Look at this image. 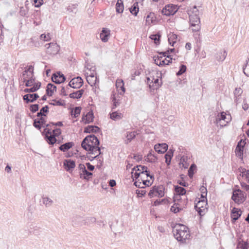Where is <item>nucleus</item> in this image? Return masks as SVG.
Masks as SVG:
<instances>
[{
	"label": "nucleus",
	"mask_w": 249,
	"mask_h": 249,
	"mask_svg": "<svg viewBox=\"0 0 249 249\" xmlns=\"http://www.w3.org/2000/svg\"><path fill=\"white\" fill-rule=\"evenodd\" d=\"M72 142H69L61 145L59 147V149L63 152H65L70 149L73 146Z\"/></svg>",
	"instance_id": "4c0bfd02"
},
{
	"label": "nucleus",
	"mask_w": 249,
	"mask_h": 249,
	"mask_svg": "<svg viewBox=\"0 0 249 249\" xmlns=\"http://www.w3.org/2000/svg\"><path fill=\"white\" fill-rule=\"evenodd\" d=\"M154 149L158 153H164L168 149V145L165 143L157 144L154 146Z\"/></svg>",
	"instance_id": "a211bd4d"
},
{
	"label": "nucleus",
	"mask_w": 249,
	"mask_h": 249,
	"mask_svg": "<svg viewBox=\"0 0 249 249\" xmlns=\"http://www.w3.org/2000/svg\"><path fill=\"white\" fill-rule=\"evenodd\" d=\"M37 121V123L38 124H39L42 127H44L45 126L48 127L50 125L49 124H45V119L42 117H40V118Z\"/></svg>",
	"instance_id": "6e6d98bb"
},
{
	"label": "nucleus",
	"mask_w": 249,
	"mask_h": 249,
	"mask_svg": "<svg viewBox=\"0 0 249 249\" xmlns=\"http://www.w3.org/2000/svg\"><path fill=\"white\" fill-rule=\"evenodd\" d=\"M23 82L25 83L26 87L34 86L35 84L37 83H35V79L34 78H30V79H27L23 80Z\"/></svg>",
	"instance_id": "a18cd8bd"
},
{
	"label": "nucleus",
	"mask_w": 249,
	"mask_h": 249,
	"mask_svg": "<svg viewBox=\"0 0 249 249\" xmlns=\"http://www.w3.org/2000/svg\"><path fill=\"white\" fill-rule=\"evenodd\" d=\"M244 73L248 77H249V58L246 60L245 63L243 66Z\"/></svg>",
	"instance_id": "f704fd0d"
},
{
	"label": "nucleus",
	"mask_w": 249,
	"mask_h": 249,
	"mask_svg": "<svg viewBox=\"0 0 249 249\" xmlns=\"http://www.w3.org/2000/svg\"><path fill=\"white\" fill-rule=\"evenodd\" d=\"M162 57L160 56V57H157L154 59L155 63L158 66H162V63H160V61L162 60Z\"/></svg>",
	"instance_id": "e2e57ef3"
},
{
	"label": "nucleus",
	"mask_w": 249,
	"mask_h": 249,
	"mask_svg": "<svg viewBox=\"0 0 249 249\" xmlns=\"http://www.w3.org/2000/svg\"><path fill=\"white\" fill-rule=\"evenodd\" d=\"M110 36V30L107 28H103L100 34V38L103 42L108 41Z\"/></svg>",
	"instance_id": "ddd939ff"
},
{
	"label": "nucleus",
	"mask_w": 249,
	"mask_h": 249,
	"mask_svg": "<svg viewBox=\"0 0 249 249\" xmlns=\"http://www.w3.org/2000/svg\"><path fill=\"white\" fill-rule=\"evenodd\" d=\"M40 86L41 83L40 82H37L36 84H35L33 87L29 88L30 92L36 91L40 88Z\"/></svg>",
	"instance_id": "3c124183"
},
{
	"label": "nucleus",
	"mask_w": 249,
	"mask_h": 249,
	"mask_svg": "<svg viewBox=\"0 0 249 249\" xmlns=\"http://www.w3.org/2000/svg\"><path fill=\"white\" fill-rule=\"evenodd\" d=\"M241 185L243 189L246 190V191H249V185H247L246 183H242Z\"/></svg>",
	"instance_id": "338daca9"
},
{
	"label": "nucleus",
	"mask_w": 249,
	"mask_h": 249,
	"mask_svg": "<svg viewBox=\"0 0 249 249\" xmlns=\"http://www.w3.org/2000/svg\"><path fill=\"white\" fill-rule=\"evenodd\" d=\"M34 126L38 129H40L41 127H42L41 125L37 123V121L36 119H35L34 120Z\"/></svg>",
	"instance_id": "69168bd1"
},
{
	"label": "nucleus",
	"mask_w": 249,
	"mask_h": 249,
	"mask_svg": "<svg viewBox=\"0 0 249 249\" xmlns=\"http://www.w3.org/2000/svg\"><path fill=\"white\" fill-rule=\"evenodd\" d=\"M177 11L178 8L177 6L173 4H168L163 8L161 12L163 15L169 16L174 15Z\"/></svg>",
	"instance_id": "1a4fd4ad"
},
{
	"label": "nucleus",
	"mask_w": 249,
	"mask_h": 249,
	"mask_svg": "<svg viewBox=\"0 0 249 249\" xmlns=\"http://www.w3.org/2000/svg\"><path fill=\"white\" fill-rule=\"evenodd\" d=\"M175 192L176 194L183 196L185 194L186 190L184 188L180 186H175Z\"/></svg>",
	"instance_id": "a19ab883"
},
{
	"label": "nucleus",
	"mask_w": 249,
	"mask_h": 249,
	"mask_svg": "<svg viewBox=\"0 0 249 249\" xmlns=\"http://www.w3.org/2000/svg\"><path fill=\"white\" fill-rule=\"evenodd\" d=\"M42 203L46 207H50L53 203V201L50 198L46 196L42 197Z\"/></svg>",
	"instance_id": "e433bc0d"
},
{
	"label": "nucleus",
	"mask_w": 249,
	"mask_h": 249,
	"mask_svg": "<svg viewBox=\"0 0 249 249\" xmlns=\"http://www.w3.org/2000/svg\"><path fill=\"white\" fill-rule=\"evenodd\" d=\"M40 38L43 41H48L51 40V37L50 34H42L40 36Z\"/></svg>",
	"instance_id": "4d7b16f0"
},
{
	"label": "nucleus",
	"mask_w": 249,
	"mask_h": 249,
	"mask_svg": "<svg viewBox=\"0 0 249 249\" xmlns=\"http://www.w3.org/2000/svg\"><path fill=\"white\" fill-rule=\"evenodd\" d=\"M231 120V116L230 114H227L225 112H222L220 114H218L216 116L215 123L218 124L222 121H224L226 124H220L222 126H226Z\"/></svg>",
	"instance_id": "423d86ee"
},
{
	"label": "nucleus",
	"mask_w": 249,
	"mask_h": 249,
	"mask_svg": "<svg viewBox=\"0 0 249 249\" xmlns=\"http://www.w3.org/2000/svg\"><path fill=\"white\" fill-rule=\"evenodd\" d=\"M48 107L47 106H46L43 107L40 111L42 112L43 114H44L45 112H47L48 111Z\"/></svg>",
	"instance_id": "774afa93"
},
{
	"label": "nucleus",
	"mask_w": 249,
	"mask_h": 249,
	"mask_svg": "<svg viewBox=\"0 0 249 249\" xmlns=\"http://www.w3.org/2000/svg\"><path fill=\"white\" fill-rule=\"evenodd\" d=\"M161 73L157 71L151 73L150 76L147 77V83L149 85L150 89L154 90L158 89L161 85L160 81Z\"/></svg>",
	"instance_id": "20e7f679"
},
{
	"label": "nucleus",
	"mask_w": 249,
	"mask_h": 249,
	"mask_svg": "<svg viewBox=\"0 0 249 249\" xmlns=\"http://www.w3.org/2000/svg\"><path fill=\"white\" fill-rule=\"evenodd\" d=\"M227 53L226 51H223L217 54V59L219 61H223L226 57Z\"/></svg>",
	"instance_id": "09e8293b"
},
{
	"label": "nucleus",
	"mask_w": 249,
	"mask_h": 249,
	"mask_svg": "<svg viewBox=\"0 0 249 249\" xmlns=\"http://www.w3.org/2000/svg\"><path fill=\"white\" fill-rule=\"evenodd\" d=\"M116 12L118 13H121L124 11V5L121 0H118L116 5Z\"/></svg>",
	"instance_id": "58836bf2"
},
{
	"label": "nucleus",
	"mask_w": 249,
	"mask_h": 249,
	"mask_svg": "<svg viewBox=\"0 0 249 249\" xmlns=\"http://www.w3.org/2000/svg\"><path fill=\"white\" fill-rule=\"evenodd\" d=\"M181 209L179 207V204L178 203H175L171 207V211L174 212V213H177L179 212V211Z\"/></svg>",
	"instance_id": "8fccbe9b"
},
{
	"label": "nucleus",
	"mask_w": 249,
	"mask_h": 249,
	"mask_svg": "<svg viewBox=\"0 0 249 249\" xmlns=\"http://www.w3.org/2000/svg\"><path fill=\"white\" fill-rule=\"evenodd\" d=\"M131 176L133 180H134L135 179H138V180H140L141 179L142 182L143 184L147 186H149L152 183V181H151L150 180H145L144 179V178H142V176H141L140 173H139L138 172L133 171V170L131 172Z\"/></svg>",
	"instance_id": "f8f14e48"
},
{
	"label": "nucleus",
	"mask_w": 249,
	"mask_h": 249,
	"mask_svg": "<svg viewBox=\"0 0 249 249\" xmlns=\"http://www.w3.org/2000/svg\"><path fill=\"white\" fill-rule=\"evenodd\" d=\"M242 212L238 208H233L231 211V217L236 221L241 216Z\"/></svg>",
	"instance_id": "393cba45"
},
{
	"label": "nucleus",
	"mask_w": 249,
	"mask_h": 249,
	"mask_svg": "<svg viewBox=\"0 0 249 249\" xmlns=\"http://www.w3.org/2000/svg\"><path fill=\"white\" fill-rule=\"evenodd\" d=\"M52 81L56 83L60 84L65 80V76L60 72L54 73L52 77Z\"/></svg>",
	"instance_id": "f3484780"
},
{
	"label": "nucleus",
	"mask_w": 249,
	"mask_h": 249,
	"mask_svg": "<svg viewBox=\"0 0 249 249\" xmlns=\"http://www.w3.org/2000/svg\"><path fill=\"white\" fill-rule=\"evenodd\" d=\"M241 174L242 177H245L246 180L249 182V170L243 169Z\"/></svg>",
	"instance_id": "864d4df0"
},
{
	"label": "nucleus",
	"mask_w": 249,
	"mask_h": 249,
	"mask_svg": "<svg viewBox=\"0 0 249 249\" xmlns=\"http://www.w3.org/2000/svg\"><path fill=\"white\" fill-rule=\"evenodd\" d=\"M195 32H196V33L195 34H194V37L195 38V39H196L197 42L200 41V35L199 33V31H195Z\"/></svg>",
	"instance_id": "0e129e2a"
},
{
	"label": "nucleus",
	"mask_w": 249,
	"mask_h": 249,
	"mask_svg": "<svg viewBox=\"0 0 249 249\" xmlns=\"http://www.w3.org/2000/svg\"><path fill=\"white\" fill-rule=\"evenodd\" d=\"M99 127L95 125H89L84 129L85 133H97L100 131Z\"/></svg>",
	"instance_id": "a878e982"
},
{
	"label": "nucleus",
	"mask_w": 249,
	"mask_h": 249,
	"mask_svg": "<svg viewBox=\"0 0 249 249\" xmlns=\"http://www.w3.org/2000/svg\"><path fill=\"white\" fill-rule=\"evenodd\" d=\"M120 98L121 97L118 94H113L111 96V99L113 102V108H115L120 105Z\"/></svg>",
	"instance_id": "c756f323"
},
{
	"label": "nucleus",
	"mask_w": 249,
	"mask_h": 249,
	"mask_svg": "<svg viewBox=\"0 0 249 249\" xmlns=\"http://www.w3.org/2000/svg\"><path fill=\"white\" fill-rule=\"evenodd\" d=\"M116 89L120 95L123 94L125 92V89L124 88V83L123 80L118 79L116 82Z\"/></svg>",
	"instance_id": "6ab92c4d"
},
{
	"label": "nucleus",
	"mask_w": 249,
	"mask_h": 249,
	"mask_svg": "<svg viewBox=\"0 0 249 249\" xmlns=\"http://www.w3.org/2000/svg\"><path fill=\"white\" fill-rule=\"evenodd\" d=\"M138 11L139 8L138 7V3H135L133 6L130 8V13L135 16L137 15Z\"/></svg>",
	"instance_id": "49530a36"
},
{
	"label": "nucleus",
	"mask_w": 249,
	"mask_h": 249,
	"mask_svg": "<svg viewBox=\"0 0 249 249\" xmlns=\"http://www.w3.org/2000/svg\"><path fill=\"white\" fill-rule=\"evenodd\" d=\"M38 109V105L35 104L30 106V110L33 112H35Z\"/></svg>",
	"instance_id": "052dcab7"
},
{
	"label": "nucleus",
	"mask_w": 249,
	"mask_h": 249,
	"mask_svg": "<svg viewBox=\"0 0 249 249\" xmlns=\"http://www.w3.org/2000/svg\"><path fill=\"white\" fill-rule=\"evenodd\" d=\"M164 195V188L162 185L153 186L148 193V196L152 198L154 197H161Z\"/></svg>",
	"instance_id": "39448f33"
},
{
	"label": "nucleus",
	"mask_w": 249,
	"mask_h": 249,
	"mask_svg": "<svg viewBox=\"0 0 249 249\" xmlns=\"http://www.w3.org/2000/svg\"><path fill=\"white\" fill-rule=\"evenodd\" d=\"M84 92V90L83 89H81L79 90H77L75 92H73L70 94L69 96L71 98L73 99H79L82 97L83 93Z\"/></svg>",
	"instance_id": "cd10ccee"
},
{
	"label": "nucleus",
	"mask_w": 249,
	"mask_h": 249,
	"mask_svg": "<svg viewBox=\"0 0 249 249\" xmlns=\"http://www.w3.org/2000/svg\"><path fill=\"white\" fill-rule=\"evenodd\" d=\"M34 74H33V68L30 67L27 70H26L24 71L23 74V79L27 80L30 79V78H34Z\"/></svg>",
	"instance_id": "b1692460"
},
{
	"label": "nucleus",
	"mask_w": 249,
	"mask_h": 249,
	"mask_svg": "<svg viewBox=\"0 0 249 249\" xmlns=\"http://www.w3.org/2000/svg\"><path fill=\"white\" fill-rule=\"evenodd\" d=\"M231 198L236 203H242L245 200L246 195L241 190H237L233 191Z\"/></svg>",
	"instance_id": "0eeeda50"
},
{
	"label": "nucleus",
	"mask_w": 249,
	"mask_h": 249,
	"mask_svg": "<svg viewBox=\"0 0 249 249\" xmlns=\"http://www.w3.org/2000/svg\"><path fill=\"white\" fill-rule=\"evenodd\" d=\"M39 96L36 93L27 94L23 96V100L26 101V103L34 102Z\"/></svg>",
	"instance_id": "412c9836"
},
{
	"label": "nucleus",
	"mask_w": 249,
	"mask_h": 249,
	"mask_svg": "<svg viewBox=\"0 0 249 249\" xmlns=\"http://www.w3.org/2000/svg\"><path fill=\"white\" fill-rule=\"evenodd\" d=\"M99 141L94 135H90L86 137L82 141V147L86 150L89 152V154L93 155L91 157L93 159L99 158V156L101 154L100 148L99 147Z\"/></svg>",
	"instance_id": "f257e3e1"
},
{
	"label": "nucleus",
	"mask_w": 249,
	"mask_h": 249,
	"mask_svg": "<svg viewBox=\"0 0 249 249\" xmlns=\"http://www.w3.org/2000/svg\"><path fill=\"white\" fill-rule=\"evenodd\" d=\"M81 108L80 107H75L71 111V115L74 118H77L80 115Z\"/></svg>",
	"instance_id": "79ce46f5"
},
{
	"label": "nucleus",
	"mask_w": 249,
	"mask_h": 249,
	"mask_svg": "<svg viewBox=\"0 0 249 249\" xmlns=\"http://www.w3.org/2000/svg\"><path fill=\"white\" fill-rule=\"evenodd\" d=\"M36 7H40L43 3V0H33Z\"/></svg>",
	"instance_id": "13d9d810"
},
{
	"label": "nucleus",
	"mask_w": 249,
	"mask_h": 249,
	"mask_svg": "<svg viewBox=\"0 0 249 249\" xmlns=\"http://www.w3.org/2000/svg\"><path fill=\"white\" fill-rule=\"evenodd\" d=\"M53 135L55 137L59 136L61 134V130L59 128H56L54 130L52 131Z\"/></svg>",
	"instance_id": "680f3d73"
},
{
	"label": "nucleus",
	"mask_w": 249,
	"mask_h": 249,
	"mask_svg": "<svg viewBox=\"0 0 249 249\" xmlns=\"http://www.w3.org/2000/svg\"><path fill=\"white\" fill-rule=\"evenodd\" d=\"M157 22L156 18L153 13H150L146 18V24L148 25L156 24Z\"/></svg>",
	"instance_id": "aec40b11"
},
{
	"label": "nucleus",
	"mask_w": 249,
	"mask_h": 249,
	"mask_svg": "<svg viewBox=\"0 0 249 249\" xmlns=\"http://www.w3.org/2000/svg\"><path fill=\"white\" fill-rule=\"evenodd\" d=\"M173 232L175 238L181 243H185L190 237L188 228L186 226L180 224H177L175 226Z\"/></svg>",
	"instance_id": "f03ea898"
},
{
	"label": "nucleus",
	"mask_w": 249,
	"mask_h": 249,
	"mask_svg": "<svg viewBox=\"0 0 249 249\" xmlns=\"http://www.w3.org/2000/svg\"><path fill=\"white\" fill-rule=\"evenodd\" d=\"M168 41L170 45L174 46L177 40V35L174 33H170L168 35Z\"/></svg>",
	"instance_id": "7c9ffc66"
},
{
	"label": "nucleus",
	"mask_w": 249,
	"mask_h": 249,
	"mask_svg": "<svg viewBox=\"0 0 249 249\" xmlns=\"http://www.w3.org/2000/svg\"><path fill=\"white\" fill-rule=\"evenodd\" d=\"M78 169L81 178L88 180L92 175L91 173L88 172L86 170V167L83 164H80L78 166Z\"/></svg>",
	"instance_id": "9b49d317"
},
{
	"label": "nucleus",
	"mask_w": 249,
	"mask_h": 249,
	"mask_svg": "<svg viewBox=\"0 0 249 249\" xmlns=\"http://www.w3.org/2000/svg\"><path fill=\"white\" fill-rule=\"evenodd\" d=\"M207 205V202L204 200H199L196 204L195 208L200 215H202Z\"/></svg>",
	"instance_id": "2eb2a0df"
},
{
	"label": "nucleus",
	"mask_w": 249,
	"mask_h": 249,
	"mask_svg": "<svg viewBox=\"0 0 249 249\" xmlns=\"http://www.w3.org/2000/svg\"><path fill=\"white\" fill-rule=\"evenodd\" d=\"M243 92L242 89L240 88H236L234 91L235 96V101L237 103L239 100V97L241 96Z\"/></svg>",
	"instance_id": "ea45409f"
},
{
	"label": "nucleus",
	"mask_w": 249,
	"mask_h": 249,
	"mask_svg": "<svg viewBox=\"0 0 249 249\" xmlns=\"http://www.w3.org/2000/svg\"><path fill=\"white\" fill-rule=\"evenodd\" d=\"M196 165L194 164H192L188 170V175L190 177H193L194 174V170L196 169Z\"/></svg>",
	"instance_id": "603ef678"
},
{
	"label": "nucleus",
	"mask_w": 249,
	"mask_h": 249,
	"mask_svg": "<svg viewBox=\"0 0 249 249\" xmlns=\"http://www.w3.org/2000/svg\"><path fill=\"white\" fill-rule=\"evenodd\" d=\"M94 119L93 113L92 111H89L82 117V121L85 124H89L93 122Z\"/></svg>",
	"instance_id": "4be33fe9"
},
{
	"label": "nucleus",
	"mask_w": 249,
	"mask_h": 249,
	"mask_svg": "<svg viewBox=\"0 0 249 249\" xmlns=\"http://www.w3.org/2000/svg\"><path fill=\"white\" fill-rule=\"evenodd\" d=\"M137 134H138V133L137 131H133L128 133L126 136L127 142H130Z\"/></svg>",
	"instance_id": "37998d69"
},
{
	"label": "nucleus",
	"mask_w": 249,
	"mask_h": 249,
	"mask_svg": "<svg viewBox=\"0 0 249 249\" xmlns=\"http://www.w3.org/2000/svg\"><path fill=\"white\" fill-rule=\"evenodd\" d=\"M166 56L167 58L164 59H162V60L160 61V63H162V66L165 65H169L170 63H172L173 59L175 60V58H174L172 55H166Z\"/></svg>",
	"instance_id": "72a5a7b5"
},
{
	"label": "nucleus",
	"mask_w": 249,
	"mask_h": 249,
	"mask_svg": "<svg viewBox=\"0 0 249 249\" xmlns=\"http://www.w3.org/2000/svg\"><path fill=\"white\" fill-rule=\"evenodd\" d=\"M242 141L238 143L236 149L235 153L238 157H241L243 154V145H241Z\"/></svg>",
	"instance_id": "2f4dec72"
},
{
	"label": "nucleus",
	"mask_w": 249,
	"mask_h": 249,
	"mask_svg": "<svg viewBox=\"0 0 249 249\" xmlns=\"http://www.w3.org/2000/svg\"><path fill=\"white\" fill-rule=\"evenodd\" d=\"M160 36L159 34H155V35H152L150 36V38L154 41L156 45H159L160 44Z\"/></svg>",
	"instance_id": "c03bdc74"
},
{
	"label": "nucleus",
	"mask_w": 249,
	"mask_h": 249,
	"mask_svg": "<svg viewBox=\"0 0 249 249\" xmlns=\"http://www.w3.org/2000/svg\"><path fill=\"white\" fill-rule=\"evenodd\" d=\"M50 104L53 106H63L64 103H62L60 101H57L56 100H53L52 102Z\"/></svg>",
	"instance_id": "bf43d9fd"
},
{
	"label": "nucleus",
	"mask_w": 249,
	"mask_h": 249,
	"mask_svg": "<svg viewBox=\"0 0 249 249\" xmlns=\"http://www.w3.org/2000/svg\"><path fill=\"white\" fill-rule=\"evenodd\" d=\"M44 132L46 134V138L47 139V142L49 144H53L56 142V139L55 137L52 134V130L51 129L48 128H46L44 129Z\"/></svg>",
	"instance_id": "4468645a"
},
{
	"label": "nucleus",
	"mask_w": 249,
	"mask_h": 249,
	"mask_svg": "<svg viewBox=\"0 0 249 249\" xmlns=\"http://www.w3.org/2000/svg\"><path fill=\"white\" fill-rule=\"evenodd\" d=\"M186 71V67L184 65H181L180 67L179 70L178 71L177 73V75L179 76L182 74L183 73H184Z\"/></svg>",
	"instance_id": "5fc2aeb1"
},
{
	"label": "nucleus",
	"mask_w": 249,
	"mask_h": 249,
	"mask_svg": "<svg viewBox=\"0 0 249 249\" xmlns=\"http://www.w3.org/2000/svg\"><path fill=\"white\" fill-rule=\"evenodd\" d=\"M63 165L66 171L71 172L75 167V162L71 160H65Z\"/></svg>",
	"instance_id": "dca6fc26"
},
{
	"label": "nucleus",
	"mask_w": 249,
	"mask_h": 249,
	"mask_svg": "<svg viewBox=\"0 0 249 249\" xmlns=\"http://www.w3.org/2000/svg\"><path fill=\"white\" fill-rule=\"evenodd\" d=\"M94 67L89 68V66L86 67L85 74L86 76H96V73L95 71Z\"/></svg>",
	"instance_id": "bb28decb"
},
{
	"label": "nucleus",
	"mask_w": 249,
	"mask_h": 249,
	"mask_svg": "<svg viewBox=\"0 0 249 249\" xmlns=\"http://www.w3.org/2000/svg\"><path fill=\"white\" fill-rule=\"evenodd\" d=\"M87 82L91 86H94L97 82V76H86Z\"/></svg>",
	"instance_id": "c9c22d12"
},
{
	"label": "nucleus",
	"mask_w": 249,
	"mask_h": 249,
	"mask_svg": "<svg viewBox=\"0 0 249 249\" xmlns=\"http://www.w3.org/2000/svg\"><path fill=\"white\" fill-rule=\"evenodd\" d=\"M110 117L112 120L116 121L121 119L123 117V115L120 112L115 111L110 114Z\"/></svg>",
	"instance_id": "473e14b6"
},
{
	"label": "nucleus",
	"mask_w": 249,
	"mask_h": 249,
	"mask_svg": "<svg viewBox=\"0 0 249 249\" xmlns=\"http://www.w3.org/2000/svg\"><path fill=\"white\" fill-rule=\"evenodd\" d=\"M56 90V87L53 84L49 83L47 85L46 91L48 95L52 96Z\"/></svg>",
	"instance_id": "c85d7f7f"
},
{
	"label": "nucleus",
	"mask_w": 249,
	"mask_h": 249,
	"mask_svg": "<svg viewBox=\"0 0 249 249\" xmlns=\"http://www.w3.org/2000/svg\"><path fill=\"white\" fill-rule=\"evenodd\" d=\"M173 155V152H168L167 154L165 155V162L167 164V165H169L170 164L171 160L172 159Z\"/></svg>",
	"instance_id": "de8ad7c7"
},
{
	"label": "nucleus",
	"mask_w": 249,
	"mask_h": 249,
	"mask_svg": "<svg viewBox=\"0 0 249 249\" xmlns=\"http://www.w3.org/2000/svg\"><path fill=\"white\" fill-rule=\"evenodd\" d=\"M190 22L193 31H199L201 28L200 20L199 17V11L196 6H194L189 11Z\"/></svg>",
	"instance_id": "7ed1b4c3"
},
{
	"label": "nucleus",
	"mask_w": 249,
	"mask_h": 249,
	"mask_svg": "<svg viewBox=\"0 0 249 249\" xmlns=\"http://www.w3.org/2000/svg\"><path fill=\"white\" fill-rule=\"evenodd\" d=\"M49 46L47 48L48 52L52 54H56L59 51V46L56 43H50L48 44Z\"/></svg>",
	"instance_id": "5701e85b"
},
{
	"label": "nucleus",
	"mask_w": 249,
	"mask_h": 249,
	"mask_svg": "<svg viewBox=\"0 0 249 249\" xmlns=\"http://www.w3.org/2000/svg\"><path fill=\"white\" fill-rule=\"evenodd\" d=\"M83 84V80L81 77L78 76L72 78L68 84V86L73 89H79Z\"/></svg>",
	"instance_id": "9d476101"
},
{
	"label": "nucleus",
	"mask_w": 249,
	"mask_h": 249,
	"mask_svg": "<svg viewBox=\"0 0 249 249\" xmlns=\"http://www.w3.org/2000/svg\"><path fill=\"white\" fill-rule=\"evenodd\" d=\"M133 169V171H137L140 173L142 178H144L146 177H150L151 179L152 178V176L150 175L149 171L147 170V167L140 165L134 167Z\"/></svg>",
	"instance_id": "6e6552de"
}]
</instances>
